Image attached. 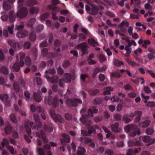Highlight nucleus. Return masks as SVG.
I'll list each match as a JSON object with an SVG mask.
<instances>
[{
  "label": "nucleus",
  "instance_id": "1",
  "mask_svg": "<svg viewBox=\"0 0 155 155\" xmlns=\"http://www.w3.org/2000/svg\"><path fill=\"white\" fill-rule=\"evenodd\" d=\"M34 119L36 122L35 124L36 125H35V124L32 121H28L25 124L26 131L28 135L31 134V129L28 125H30L32 129H37L41 127L42 125L41 123L40 120L39 116L38 114H35L34 116Z\"/></svg>",
  "mask_w": 155,
  "mask_h": 155
},
{
  "label": "nucleus",
  "instance_id": "2",
  "mask_svg": "<svg viewBox=\"0 0 155 155\" xmlns=\"http://www.w3.org/2000/svg\"><path fill=\"white\" fill-rule=\"evenodd\" d=\"M28 11L27 9L25 8H22L17 13H15L14 11L9 12V21L11 23H13L17 17L21 18L25 17L27 15Z\"/></svg>",
  "mask_w": 155,
  "mask_h": 155
},
{
  "label": "nucleus",
  "instance_id": "3",
  "mask_svg": "<svg viewBox=\"0 0 155 155\" xmlns=\"http://www.w3.org/2000/svg\"><path fill=\"white\" fill-rule=\"evenodd\" d=\"M33 134L34 136L41 138L45 143H47L48 141L45 134L42 130L39 131L38 132L34 131L33 133Z\"/></svg>",
  "mask_w": 155,
  "mask_h": 155
},
{
  "label": "nucleus",
  "instance_id": "4",
  "mask_svg": "<svg viewBox=\"0 0 155 155\" xmlns=\"http://www.w3.org/2000/svg\"><path fill=\"white\" fill-rule=\"evenodd\" d=\"M82 103V101L81 100L77 99H68L66 101L67 104L72 107L76 106L78 103L81 104Z\"/></svg>",
  "mask_w": 155,
  "mask_h": 155
},
{
  "label": "nucleus",
  "instance_id": "5",
  "mask_svg": "<svg viewBox=\"0 0 155 155\" xmlns=\"http://www.w3.org/2000/svg\"><path fill=\"white\" fill-rule=\"evenodd\" d=\"M140 139L143 142L149 143L148 145L152 144L155 142V139H151L148 136H141L139 137Z\"/></svg>",
  "mask_w": 155,
  "mask_h": 155
},
{
  "label": "nucleus",
  "instance_id": "6",
  "mask_svg": "<svg viewBox=\"0 0 155 155\" xmlns=\"http://www.w3.org/2000/svg\"><path fill=\"white\" fill-rule=\"evenodd\" d=\"M50 113L51 116L55 122H57L58 121L61 122H64V120L62 117L60 115L55 114L53 110L51 109V110Z\"/></svg>",
  "mask_w": 155,
  "mask_h": 155
},
{
  "label": "nucleus",
  "instance_id": "7",
  "mask_svg": "<svg viewBox=\"0 0 155 155\" xmlns=\"http://www.w3.org/2000/svg\"><path fill=\"white\" fill-rule=\"evenodd\" d=\"M48 8L52 11L53 18L54 20H57L58 19V17L55 16L57 12L59 11L60 9L59 8L55 7L54 6L51 5H49L48 6Z\"/></svg>",
  "mask_w": 155,
  "mask_h": 155
},
{
  "label": "nucleus",
  "instance_id": "8",
  "mask_svg": "<svg viewBox=\"0 0 155 155\" xmlns=\"http://www.w3.org/2000/svg\"><path fill=\"white\" fill-rule=\"evenodd\" d=\"M127 143L128 146L130 147L142 146L143 145V143L141 142L136 140H129Z\"/></svg>",
  "mask_w": 155,
  "mask_h": 155
},
{
  "label": "nucleus",
  "instance_id": "9",
  "mask_svg": "<svg viewBox=\"0 0 155 155\" xmlns=\"http://www.w3.org/2000/svg\"><path fill=\"white\" fill-rule=\"evenodd\" d=\"M65 79L64 80L63 79H61L59 81V85L61 87H63L65 82L69 83L71 81V76L70 74H66L65 75Z\"/></svg>",
  "mask_w": 155,
  "mask_h": 155
},
{
  "label": "nucleus",
  "instance_id": "10",
  "mask_svg": "<svg viewBox=\"0 0 155 155\" xmlns=\"http://www.w3.org/2000/svg\"><path fill=\"white\" fill-rule=\"evenodd\" d=\"M137 126L133 124H130L126 125L124 127V130L125 132L128 133L130 131L134 130L137 128Z\"/></svg>",
  "mask_w": 155,
  "mask_h": 155
},
{
  "label": "nucleus",
  "instance_id": "11",
  "mask_svg": "<svg viewBox=\"0 0 155 155\" xmlns=\"http://www.w3.org/2000/svg\"><path fill=\"white\" fill-rule=\"evenodd\" d=\"M28 34V32L25 30H22L18 32L16 36L18 38H23L26 37Z\"/></svg>",
  "mask_w": 155,
  "mask_h": 155
},
{
  "label": "nucleus",
  "instance_id": "12",
  "mask_svg": "<svg viewBox=\"0 0 155 155\" xmlns=\"http://www.w3.org/2000/svg\"><path fill=\"white\" fill-rule=\"evenodd\" d=\"M25 57V54L24 53L19 54L17 56V59L20 60V64L21 67H23L24 65L23 59Z\"/></svg>",
  "mask_w": 155,
  "mask_h": 155
},
{
  "label": "nucleus",
  "instance_id": "13",
  "mask_svg": "<svg viewBox=\"0 0 155 155\" xmlns=\"http://www.w3.org/2000/svg\"><path fill=\"white\" fill-rule=\"evenodd\" d=\"M62 137L65 138V139H61V142L63 145H64L66 143H68L70 141V138L69 136L67 135L66 134H63Z\"/></svg>",
  "mask_w": 155,
  "mask_h": 155
},
{
  "label": "nucleus",
  "instance_id": "14",
  "mask_svg": "<svg viewBox=\"0 0 155 155\" xmlns=\"http://www.w3.org/2000/svg\"><path fill=\"white\" fill-rule=\"evenodd\" d=\"M150 121L149 120H144L140 122L139 124V126L142 128H146L148 127L150 123Z\"/></svg>",
  "mask_w": 155,
  "mask_h": 155
},
{
  "label": "nucleus",
  "instance_id": "15",
  "mask_svg": "<svg viewBox=\"0 0 155 155\" xmlns=\"http://www.w3.org/2000/svg\"><path fill=\"white\" fill-rule=\"evenodd\" d=\"M8 97V95L7 94H5L3 95H0V99L3 102H5V105L7 107L9 106L10 105L9 102L7 101Z\"/></svg>",
  "mask_w": 155,
  "mask_h": 155
},
{
  "label": "nucleus",
  "instance_id": "16",
  "mask_svg": "<svg viewBox=\"0 0 155 155\" xmlns=\"http://www.w3.org/2000/svg\"><path fill=\"white\" fill-rule=\"evenodd\" d=\"M94 131H95V130H94V128L93 127H91L89 130L88 133L84 131L83 130H81V134L83 135H87V136H89L93 132H94Z\"/></svg>",
  "mask_w": 155,
  "mask_h": 155
},
{
  "label": "nucleus",
  "instance_id": "17",
  "mask_svg": "<svg viewBox=\"0 0 155 155\" xmlns=\"http://www.w3.org/2000/svg\"><path fill=\"white\" fill-rule=\"evenodd\" d=\"M103 129L104 132L106 134V137L107 138H109L111 137V138L114 139L115 137L114 135H112L111 133L107 128L104 127H103Z\"/></svg>",
  "mask_w": 155,
  "mask_h": 155
},
{
  "label": "nucleus",
  "instance_id": "18",
  "mask_svg": "<svg viewBox=\"0 0 155 155\" xmlns=\"http://www.w3.org/2000/svg\"><path fill=\"white\" fill-rule=\"evenodd\" d=\"M8 43L11 47L14 48H16L18 45V43L14 40H8Z\"/></svg>",
  "mask_w": 155,
  "mask_h": 155
},
{
  "label": "nucleus",
  "instance_id": "19",
  "mask_svg": "<svg viewBox=\"0 0 155 155\" xmlns=\"http://www.w3.org/2000/svg\"><path fill=\"white\" fill-rule=\"evenodd\" d=\"M118 124L116 123L113 124L111 127V129L113 131L118 133L119 132L120 130V129L118 127Z\"/></svg>",
  "mask_w": 155,
  "mask_h": 155
},
{
  "label": "nucleus",
  "instance_id": "20",
  "mask_svg": "<svg viewBox=\"0 0 155 155\" xmlns=\"http://www.w3.org/2000/svg\"><path fill=\"white\" fill-rule=\"evenodd\" d=\"M125 60L129 65L133 67H135L136 66H139V64L137 63L135 61H132L129 59H126Z\"/></svg>",
  "mask_w": 155,
  "mask_h": 155
},
{
  "label": "nucleus",
  "instance_id": "21",
  "mask_svg": "<svg viewBox=\"0 0 155 155\" xmlns=\"http://www.w3.org/2000/svg\"><path fill=\"white\" fill-rule=\"evenodd\" d=\"M137 115H136V117L135 119V121L136 122H138L140 120L141 117L142 115V112L141 111H137Z\"/></svg>",
  "mask_w": 155,
  "mask_h": 155
},
{
  "label": "nucleus",
  "instance_id": "22",
  "mask_svg": "<svg viewBox=\"0 0 155 155\" xmlns=\"http://www.w3.org/2000/svg\"><path fill=\"white\" fill-rule=\"evenodd\" d=\"M134 130H136V131H133L130 133L129 135L130 136L134 137L137 135H139L140 134V130L139 128L137 127V128H136Z\"/></svg>",
  "mask_w": 155,
  "mask_h": 155
},
{
  "label": "nucleus",
  "instance_id": "23",
  "mask_svg": "<svg viewBox=\"0 0 155 155\" xmlns=\"http://www.w3.org/2000/svg\"><path fill=\"white\" fill-rule=\"evenodd\" d=\"M88 43L94 47H95L99 45L97 42L95 41L93 38L89 39L88 40Z\"/></svg>",
  "mask_w": 155,
  "mask_h": 155
},
{
  "label": "nucleus",
  "instance_id": "24",
  "mask_svg": "<svg viewBox=\"0 0 155 155\" xmlns=\"http://www.w3.org/2000/svg\"><path fill=\"white\" fill-rule=\"evenodd\" d=\"M34 96L35 100L37 102H41L42 99L41 94L35 93L34 94Z\"/></svg>",
  "mask_w": 155,
  "mask_h": 155
},
{
  "label": "nucleus",
  "instance_id": "25",
  "mask_svg": "<svg viewBox=\"0 0 155 155\" xmlns=\"http://www.w3.org/2000/svg\"><path fill=\"white\" fill-rule=\"evenodd\" d=\"M1 14L2 15L1 17V18L3 21H7L8 18L9 19V16L8 17V15L6 14L5 12H2Z\"/></svg>",
  "mask_w": 155,
  "mask_h": 155
},
{
  "label": "nucleus",
  "instance_id": "26",
  "mask_svg": "<svg viewBox=\"0 0 155 155\" xmlns=\"http://www.w3.org/2000/svg\"><path fill=\"white\" fill-rule=\"evenodd\" d=\"M121 76L120 74L117 71H115L110 73V78L112 80L113 79V78L114 77L119 78Z\"/></svg>",
  "mask_w": 155,
  "mask_h": 155
},
{
  "label": "nucleus",
  "instance_id": "27",
  "mask_svg": "<svg viewBox=\"0 0 155 155\" xmlns=\"http://www.w3.org/2000/svg\"><path fill=\"white\" fill-rule=\"evenodd\" d=\"M113 90V88L112 87H107L104 89V91L103 92L104 95H107L110 94L111 93L110 91H112Z\"/></svg>",
  "mask_w": 155,
  "mask_h": 155
},
{
  "label": "nucleus",
  "instance_id": "28",
  "mask_svg": "<svg viewBox=\"0 0 155 155\" xmlns=\"http://www.w3.org/2000/svg\"><path fill=\"white\" fill-rule=\"evenodd\" d=\"M45 102L46 104L51 105L53 103L51 97L49 96L48 97H46L45 98Z\"/></svg>",
  "mask_w": 155,
  "mask_h": 155
},
{
  "label": "nucleus",
  "instance_id": "29",
  "mask_svg": "<svg viewBox=\"0 0 155 155\" xmlns=\"http://www.w3.org/2000/svg\"><path fill=\"white\" fill-rule=\"evenodd\" d=\"M99 10V8L97 6H93L91 8V13L94 15H96L98 14Z\"/></svg>",
  "mask_w": 155,
  "mask_h": 155
},
{
  "label": "nucleus",
  "instance_id": "30",
  "mask_svg": "<svg viewBox=\"0 0 155 155\" xmlns=\"http://www.w3.org/2000/svg\"><path fill=\"white\" fill-rule=\"evenodd\" d=\"M3 7L5 10L7 11L9 10L11 8L10 4L6 1L4 2Z\"/></svg>",
  "mask_w": 155,
  "mask_h": 155
},
{
  "label": "nucleus",
  "instance_id": "31",
  "mask_svg": "<svg viewBox=\"0 0 155 155\" xmlns=\"http://www.w3.org/2000/svg\"><path fill=\"white\" fill-rule=\"evenodd\" d=\"M98 111V110L94 108H92L89 109L88 111V114L91 117L93 116L94 113H97Z\"/></svg>",
  "mask_w": 155,
  "mask_h": 155
},
{
  "label": "nucleus",
  "instance_id": "32",
  "mask_svg": "<svg viewBox=\"0 0 155 155\" xmlns=\"http://www.w3.org/2000/svg\"><path fill=\"white\" fill-rule=\"evenodd\" d=\"M29 39L32 41H34L36 39V34L34 32H32L29 35Z\"/></svg>",
  "mask_w": 155,
  "mask_h": 155
},
{
  "label": "nucleus",
  "instance_id": "33",
  "mask_svg": "<svg viewBox=\"0 0 155 155\" xmlns=\"http://www.w3.org/2000/svg\"><path fill=\"white\" fill-rule=\"evenodd\" d=\"M113 62L114 65L117 67L120 66L124 64L123 63L122 61H120L116 59H114V60Z\"/></svg>",
  "mask_w": 155,
  "mask_h": 155
},
{
  "label": "nucleus",
  "instance_id": "34",
  "mask_svg": "<svg viewBox=\"0 0 155 155\" xmlns=\"http://www.w3.org/2000/svg\"><path fill=\"white\" fill-rule=\"evenodd\" d=\"M85 151L86 150L84 147H80L77 153V155H84Z\"/></svg>",
  "mask_w": 155,
  "mask_h": 155
},
{
  "label": "nucleus",
  "instance_id": "35",
  "mask_svg": "<svg viewBox=\"0 0 155 155\" xmlns=\"http://www.w3.org/2000/svg\"><path fill=\"white\" fill-rule=\"evenodd\" d=\"M87 42H84L79 44L77 48H87Z\"/></svg>",
  "mask_w": 155,
  "mask_h": 155
},
{
  "label": "nucleus",
  "instance_id": "36",
  "mask_svg": "<svg viewBox=\"0 0 155 155\" xmlns=\"http://www.w3.org/2000/svg\"><path fill=\"white\" fill-rule=\"evenodd\" d=\"M0 72H2L5 74H7L8 73V71L6 67L3 66L0 68Z\"/></svg>",
  "mask_w": 155,
  "mask_h": 155
},
{
  "label": "nucleus",
  "instance_id": "37",
  "mask_svg": "<svg viewBox=\"0 0 155 155\" xmlns=\"http://www.w3.org/2000/svg\"><path fill=\"white\" fill-rule=\"evenodd\" d=\"M9 142L8 140L6 138L4 139L3 140V141L2 142L1 144L2 147H4L5 145L7 147L8 146H9Z\"/></svg>",
  "mask_w": 155,
  "mask_h": 155
},
{
  "label": "nucleus",
  "instance_id": "38",
  "mask_svg": "<svg viewBox=\"0 0 155 155\" xmlns=\"http://www.w3.org/2000/svg\"><path fill=\"white\" fill-rule=\"evenodd\" d=\"M12 69L15 71H18L19 70V64L18 63H15L12 66Z\"/></svg>",
  "mask_w": 155,
  "mask_h": 155
},
{
  "label": "nucleus",
  "instance_id": "39",
  "mask_svg": "<svg viewBox=\"0 0 155 155\" xmlns=\"http://www.w3.org/2000/svg\"><path fill=\"white\" fill-rule=\"evenodd\" d=\"M35 18H33L30 19L28 23V26L30 27H32L33 24L35 23Z\"/></svg>",
  "mask_w": 155,
  "mask_h": 155
},
{
  "label": "nucleus",
  "instance_id": "40",
  "mask_svg": "<svg viewBox=\"0 0 155 155\" xmlns=\"http://www.w3.org/2000/svg\"><path fill=\"white\" fill-rule=\"evenodd\" d=\"M39 12V9L36 8H32L30 9L29 12L31 14H34L38 13Z\"/></svg>",
  "mask_w": 155,
  "mask_h": 155
},
{
  "label": "nucleus",
  "instance_id": "41",
  "mask_svg": "<svg viewBox=\"0 0 155 155\" xmlns=\"http://www.w3.org/2000/svg\"><path fill=\"white\" fill-rule=\"evenodd\" d=\"M7 148L12 154H14L16 153V151L15 150L14 148L12 146H8Z\"/></svg>",
  "mask_w": 155,
  "mask_h": 155
},
{
  "label": "nucleus",
  "instance_id": "42",
  "mask_svg": "<svg viewBox=\"0 0 155 155\" xmlns=\"http://www.w3.org/2000/svg\"><path fill=\"white\" fill-rule=\"evenodd\" d=\"M10 118L13 123H17V118L14 114H12L10 115Z\"/></svg>",
  "mask_w": 155,
  "mask_h": 155
},
{
  "label": "nucleus",
  "instance_id": "43",
  "mask_svg": "<svg viewBox=\"0 0 155 155\" xmlns=\"http://www.w3.org/2000/svg\"><path fill=\"white\" fill-rule=\"evenodd\" d=\"M14 27V25L13 24H12L11 26H9L8 27L7 31L11 35H12L13 34V30Z\"/></svg>",
  "mask_w": 155,
  "mask_h": 155
},
{
  "label": "nucleus",
  "instance_id": "44",
  "mask_svg": "<svg viewBox=\"0 0 155 155\" xmlns=\"http://www.w3.org/2000/svg\"><path fill=\"white\" fill-rule=\"evenodd\" d=\"M37 4L35 0H29L27 2V4L30 7L32 6Z\"/></svg>",
  "mask_w": 155,
  "mask_h": 155
},
{
  "label": "nucleus",
  "instance_id": "45",
  "mask_svg": "<svg viewBox=\"0 0 155 155\" xmlns=\"http://www.w3.org/2000/svg\"><path fill=\"white\" fill-rule=\"evenodd\" d=\"M130 116L129 115L125 114L124 116V120L125 122L128 123L131 121L132 119L129 118Z\"/></svg>",
  "mask_w": 155,
  "mask_h": 155
},
{
  "label": "nucleus",
  "instance_id": "46",
  "mask_svg": "<svg viewBox=\"0 0 155 155\" xmlns=\"http://www.w3.org/2000/svg\"><path fill=\"white\" fill-rule=\"evenodd\" d=\"M151 42L148 40H146L143 41V43L142 45L143 47L146 48H147V45H149L150 44Z\"/></svg>",
  "mask_w": 155,
  "mask_h": 155
},
{
  "label": "nucleus",
  "instance_id": "47",
  "mask_svg": "<svg viewBox=\"0 0 155 155\" xmlns=\"http://www.w3.org/2000/svg\"><path fill=\"white\" fill-rule=\"evenodd\" d=\"M49 16V13H46L42 14L41 16V19L42 20H44L47 18Z\"/></svg>",
  "mask_w": 155,
  "mask_h": 155
},
{
  "label": "nucleus",
  "instance_id": "48",
  "mask_svg": "<svg viewBox=\"0 0 155 155\" xmlns=\"http://www.w3.org/2000/svg\"><path fill=\"white\" fill-rule=\"evenodd\" d=\"M12 131V127L9 126L6 127L5 128V132L7 134H10Z\"/></svg>",
  "mask_w": 155,
  "mask_h": 155
},
{
  "label": "nucleus",
  "instance_id": "49",
  "mask_svg": "<svg viewBox=\"0 0 155 155\" xmlns=\"http://www.w3.org/2000/svg\"><path fill=\"white\" fill-rule=\"evenodd\" d=\"M61 42L59 39H56L54 42V45L56 47H59L61 45Z\"/></svg>",
  "mask_w": 155,
  "mask_h": 155
},
{
  "label": "nucleus",
  "instance_id": "50",
  "mask_svg": "<svg viewBox=\"0 0 155 155\" xmlns=\"http://www.w3.org/2000/svg\"><path fill=\"white\" fill-rule=\"evenodd\" d=\"M24 24L23 22H21L20 25L16 26V28L17 30H19L24 28Z\"/></svg>",
  "mask_w": 155,
  "mask_h": 155
},
{
  "label": "nucleus",
  "instance_id": "51",
  "mask_svg": "<svg viewBox=\"0 0 155 155\" xmlns=\"http://www.w3.org/2000/svg\"><path fill=\"white\" fill-rule=\"evenodd\" d=\"M44 28V26L42 25H38L36 28V30L37 32H40Z\"/></svg>",
  "mask_w": 155,
  "mask_h": 155
},
{
  "label": "nucleus",
  "instance_id": "52",
  "mask_svg": "<svg viewBox=\"0 0 155 155\" xmlns=\"http://www.w3.org/2000/svg\"><path fill=\"white\" fill-rule=\"evenodd\" d=\"M98 59L99 61L101 62H103L106 60L105 56L102 54H100L99 55Z\"/></svg>",
  "mask_w": 155,
  "mask_h": 155
},
{
  "label": "nucleus",
  "instance_id": "53",
  "mask_svg": "<svg viewBox=\"0 0 155 155\" xmlns=\"http://www.w3.org/2000/svg\"><path fill=\"white\" fill-rule=\"evenodd\" d=\"M25 63L28 66H30L31 64V60L30 58L28 57H27L25 59Z\"/></svg>",
  "mask_w": 155,
  "mask_h": 155
},
{
  "label": "nucleus",
  "instance_id": "54",
  "mask_svg": "<svg viewBox=\"0 0 155 155\" xmlns=\"http://www.w3.org/2000/svg\"><path fill=\"white\" fill-rule=\"evenodd\" d=\"M146 132L148 135H151L153 133L154 130L153 129L148 128L146 130Z\"/></svg>",
  "mask_w": 155,
  "mask_h": 155
},
{
  "label": "nucleus",
  "instance_id": "55",
  "mask_svg": "<svg viewBox=\"0 0 155 155\" xmlns=\"http://www.w3.org/2000/svg\"><path fill=\"white\" fill-rule=\"evenodd\" d=\"M111 101L114 102H117L119 100V98L117 96H113L111 99Z\"/></svg>",
  "mask_w": 155,
  "mask_h": 155
},
{
  "label": "nucleus",
  "instance_id": "56",
  "mask_svg": "<svg viewBox=\"0 0 155 155\" xmlns=\"http://www.w3.org/2000/svg\"><path fill=\"white\" fill-rule=\"evenodd\" d=\"M37 151L39 155H45L43 149L41 148H37Z\"/></svg>",
  "mask_w": 155,
  "mask_h": 155
},
{
  "label": "nucleus",
  "instance_id": "57",
  "mask_svg": "<svg viewBox=\"0 0 155 155\" xmlns=\"http://www.w3.org/2000/svg\"><path fill=\"white\" fill-rule=\"evenodd\" d=\"M14 88L17 92L19 91V87L18 84L17 82H15L14 84Z\"/></svg>",
  "mask_w": 155,
  "mask_h": 155
},
{
  "label": "nucleus",
  "instance_id": "58",
  "mask_svg": "<svg viewBox=\"0 0 155 155\" xmlns=\"http://www.w3.org/2000/svg\"><path fill=\"white\" fill-rule=\"evenodd\" d=\"M48 44L46 41H44L41 42L40 45L41 47H45L47 46Z\"/></svg>",
  "mask_w": 155,
  "mask_h": 155
},
{
  "label": "nucleus",
  "instance_id": "59",
  "mask_svg": "<svg viewBox=\"0 0 155 155\" xmlns=\"http://www.w3.org/2000/svg\"><path fill=\"white\" fill-rule=\"evenodd\" d=\"M143 90L147 94H149L151 93V90L150 88L147 86H144L143 87Z\"/></svg>",
  "mask_w": 155,
  "mask_h": 155
},
{
  "label": "nucleus",
  "instance_id": "60",
  "mask_svg": "<svg viewBox=\"0 0 155 155\" xmlns=\"http://www.w3.org/2000/svg\"><path fill=\"white\" fill-rule=\"evenodd\" d=\"M105 75L102 74H100L99 75V78L100 81L101 82H103L104 81L105 79Z\"/></svg>",
  "mask_w": 155,
  "mask_h": 155
},
{
  "label": "nucleus",
  "instance_id": "61",
  "mask_svg": "<svg viewBox=\"0 0 155 155\" xmlns=\"http://www.w3.org/2000/svg\"><path fill=\"white\" fill-rule=\"evenodd\" d=\"M58 80V78L57 76H54L53 77L51 80V82L52 83H54L57 82Z\"/></svg>",
  "mask_w": 155,
  "mask_h": 155
},
{
  "label": "nucleus",
  "instance_id": "62",
  "mask_svg": "<svg viewBox=\"0 0 155 155\" xmlns=\"http://www.w3.org/2000/svg\"><path fill=\"white\" fill-rule=\"evenodd\" d=\"M31 45V44L30 42L28 41L25 42L24 45V48H30Z\"/></svg>",
  "mask_w": 155,
  "mask_h": 155
},
{
  "label": "nucleus",
  "instance_id": "63",
  "mask_svg": "<svg viewBox=\"0 0 155 155\" xmlns=\"http://www.w3.org/2000/svg\"><path fill=\"white\" fill-rule=\"evenodd\" d=\"M34 81L36 82L38 85L40 84L42 82V80L39 78H35Z\"/></svg>",
  "mask_w": 155,
  "mask_h": 155
},
{
  "label": "nucleus",
  "instance_id": "64",
  "mask_svg": "<svg viewBox=\"0 0 155 155\" xmlns=\"http://www.w3.org/2000/svg\"><path fill=\"white\" fill-rule=\"evenodd\" d=\"M109 110L111 112L114 111L116 109V107L115 106L113 105H110L108 106Z\"/></svg>",
  "mask_w": 155,
  "mask_h": 155
}]
</instances>
